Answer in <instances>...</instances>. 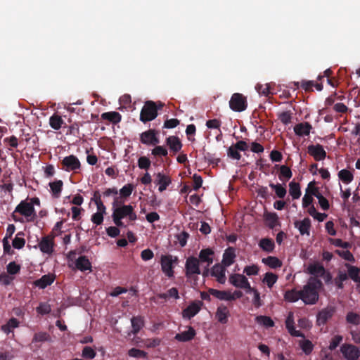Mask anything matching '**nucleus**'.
<instances>
[{"label": "nucleus", "mask_w": 360, "mask_h": 360, "mask_svg": "<svg viewBox=\"0 0 360 360\" xmlns=\"http://www.w3.org/2000/svg\"><path fill=\"white\" fill-rule=\"evenodd\" d=\"M323 286V283L319 278L310 277L307 284L300 290L301 300L305 304H315L319 298V292Z\"/></svg>", "instance_id": "obj_1"}, {"label": "nucleus", "mask_w": 360, "mask_h": 360, "mask_svg": "<svg viewBox=\"0 0 360 360\" xmlns=\"http://www.w3.org/2000/svg\"><path fill=\"white\" fill-rule=\"evenodd\" d=\"M162 106L163 104L162 103H160L158 105L157 103L153 101H146L140 112V121L146 123L155 120L158 115V110Z\"/></svg>", "instance_id": "obj_2"}, {"label": "nucleus", "mask_w": 360, "mask_h": 360, "mask_svg": "<svg viewBox=\"0 0 360 360\" xmlns=\"http://www.w3.org/2000/svg\"><path fill=\"white\" fill-rule=\"evenodd\" d=\"M20 213L21 215L24 216L27 221H33L34 218L36 217V211L34 207L32 206V204H29V202L26 200H22L15 207L14 212L12 214V217L15 221H22V219L17 217L15 215V213Z\"/></svg>", "instance_id": "obj_3"}, {"label": "nucleus", "mask_w": 360, "mask_h": 360, "mask_svg": "<svg viewBox=\"0 0 360 360\" xmlns=\"http://www.w3.org/2000/svg\"><path fill=\"white\" fill-rule=\"evenodd\" d=\"M177 257L172 255H162L160 257L161 270L168 278L174 276V264L178 263Z\"/></svg>", "instance_id": "obj_4"}, {"label": "nucleus", "mask_w": 360, "mask_h": 360, "mask_svg": "<svg viewBox=\"0 0 360 360\" xmlns=\"http://www.w3.org/2000/svg\"><path fill=\"white\" fill-rule=\"evenodd\" d=\"M229 107L235 112H242L245 110L248 107L246 97L242 94L234 93L229 101Z\"/></svg>", "instance_id": "obj_5"}, {"label": "nucleus", "mask_w": 360, "mask_h": 360, "mask_svg": "<svg viewBox=\"0 0 360 360\" xmlns=\"http://www.w3.org/2000/svg\"><path fill=\"white\" fill-rule=\"evenodd\" d=\"M61 166V169L65 172H77L81 169V162L77 156L70 155L62 160Z\"/></svg>", "instance_id": "obj_6"}, {"label": "nucleus", "mask_w": 360, "mask_h": 360, "mask_svg": "<svg viewBox=\"0 0 360 360\" xmlns=\"http://www.w3.org/2000/svg\"><path fill=\"white\" fill-rule=\"evenodd\" d=\"M229 281L233 286L245 290L246 293H251V290H252L248 278L242 274H231L229 276Z\"/></svg>", "instance_id": "obj_7"}, {"label": "nucleus", "mask_w": 360, "mask_h": 360, "mask_svg": "<svg viewBox=\"0 0 360 360\" xmlns=\"http://www.w3.org/2000/svg\"><path fill=\"white\" fill-rule=\"evenodd\" d=\"M248 148V144L245 141H239L227 149V155L231 159L239 160L241 158L240 151H246Z\"/></svg>", "instance_id": "obj_8"}, {"label": "nucleus", "mask_w": 360, "mask_h": 360, "mask_svg": "<svg viewBox=\"0 0 360 360\" xmlns=\"http://www.w3.org/2000/svg\"><path fill=\"white\" fill-rule=\"evenodd\" d=\"M113 211L122 218H127L129 221H134L137 219L134 208L131 205H122L118 208L113 209Z\"/></svg>", "instance_id": "obj_9"}, {"label": "nucleus", "mask_w": 360, "mask_h": 360, "mask_svg": "<svg viewBox=\"0 0 360 360\" xmlns=\"http://www.w3.org/2000/svg\"><path fill=\"white\" fill-rule=\"evenodd\" d=\"M340 352L347 360H358L360 356L359 349L352 344H344L340 347Z\"/></svg>", "instance_id": "obj_10"}, {"label": "nucleus", "mask_w": 360, "mask_h": 360, "mask_svg": "<svg viewBox=\"0 0 360 360\" xmlns=\"http://www.w3.org/2000/svg\"><path fill=\"white\" fill-rule=\"evenodd\" d=\"M158 131L155 129L147 130L140 135V141L146 145L156 146L160 143L159 139L157 137Z\"/></svg>", "instance_id": "obj_11"}, {"label": "nucleus", "mask_w": 360, "mask_h": 360, "mask_svg": "<svg viewBox=\"0 0 360 360\" xmlns=\"http://www.w3.org/2000/svg\"><path fill=\"white\" fill-rule=\"evenodd\" d=\"M199 259L195 257H189L186 262V276L190 277L193 274H200L201 271L199 267Z\"/></svg>", "instance_id": "obj_12"}, {"label": "nucleus", "mask_w": 360, "mask_h": 360, "mask_svg": "<svg viewBox=\"0 0 360 360\" xmlns=\"http://www.w3.org/2000/svg\"><path fill=\"white\" fill-rule=\"evenodd\" d=\"M335 312L334 307L328 306L321 309L316 316V323L319 326H324L330 320Z\"/></svg>", "instance_id": "obj_13"}, {"label": "nucleus", "mask_w": 360, "mask_h": 360, "mask_svg": "<svg viewBox=\"0 0 360 360\" xmlns=\"http://www.w3.org/2000/svg\"><path fill=\"white\" fill-rule=\"evenodd\" d=\"M203 302L202 301L198 300L193 302L182 311V317L184 319H191L200 311Z\"/></svg>", "instance_id": "obj_14"}, {"label": "nucleus", "mask_w": 360, "mask_h": 360, "mask_svg": "<svg viewBox=\"0 0 360 360\" xmlns=\"http://www.w3.org/2000/svg\"><path fill=\"white\" fill-rule=\"evenodd\" d=\"M307 152L316 161L323 160L326 157V152L320 144L309 145L307 148Z\"/></svg>", "instance_id": "obj_15"}, {"label": "nucleus", "mask_w": 360, "mask_h": 360, "mask_svg": "<svg viewBox=\"0 0 360 360\" xmlns=\"http://www.w3.org/2000/svg\"><path fill=\"white\" fill-rule=\"evenodd\" d=\"M53 238L49 236L43 237L39 243L40 250L43 253L51 255L53 251Z\"/></svg>", "instance_id": "obj_16"}, {"label": "nucleus", "mask_w": 360, "mask_h": 360, "mask_svg": "<svg viewBox=\"0 0 360 360\" xmlns=\"http://www.w3.org/2000/svg\"><path fill=\"white\" fill-rule=\"evenodd\" d=\"M154 183L159 186V191L162 192L165 191L167 186L172 183V180L169 176L165 175L163 173L158 172L155 174Z\"/></svg>", "instance_id": "obj_17"}, {"label": "nucleus", "mask_w": 360, "mask_h": 360, "mask_svg": "<svg viewBox=\"0 0 360 360\" xmlns=\"http://www.w3.org/2000/svg\"><path fill=\"white\" fill-rule=\"evenodd\" d=\"M225 271L226 269L224 266L219 264H216L212 268L211 275L215 277L219 283L224 284L226 281Z\"/></svg>", "instance_id": "obj_18"}, {"label": "nucleus", "mask_w": 360, "mask_h": 360, "mask_svg": "<svg viewBox=\"0 0 360 360\" xmlns=\"http://www.w3.org/2000/svg\"><path fill=\"white\" fill-rule=\"evenodd\" d=\"M54 280L55 276L53 274H45L39 279L34 281V285L41 289H44L47 286L51 285L54 282Z\"/></svg>", "instance_id": "obj_19"}, {"label": "nucleus", "mask_w": 360, "mask_h": 360, "mask_svg": "<svg viewBox=\"0 0 360 360\" xmlns=\"http://www.w3.org/2000/svg\"><path fill=\"white\" fill-rule=\"evenodd\" d=\"M294 224L301 235H309L311 229V220L309 218L306 217L302 221H296Z\"/></svg>", "instance_id": "obj_20"}, {"label": "nucleus", "mask_w": 360, "mask_h": 360, "mask_svg": "<svg viewBox=\"0 0 360 360\" xmlns=\"http://www.w3.org/2000/svg\"><path fill=\"white\" fill-rule=\"evenodd\" d=\"M229 315L230 313L226 306L221 304L217 307L215 317L219 323L222 324L226 323Z\"/></svg>", "instance_id": "obj_21"}, {"label": "nucleus", "mask_w": 360, "mask_h": 360, "mask_svg": "<svg viewBox=\"0 0 360 360\" xmlns=\"http://www.w3.org/2000/svg\"><path fill=\"white\" fill-rule=\"evenodd\" d=\"M312 126L307 122L297 124L294 127V131L299 136H309Z\"/></svg>", "instance_id": "obj_22"}, {"label": "nucleus", "mask_w": 360, "mask_h": 360, "mask_svg": "<svg viewBox=\"0 0 360 360\" xmlns=\"http://www.w3.org/2000/svg\"><path fill=\"white\" fill-rule=\"evenodd\" d=\"M166 144L174 153L179 152L182 148V143L178 136H169L166 139Z\"/></svg>", "instance_id": "obj_23"}, {"label": "nucleus", "mask_w": 360, "mask_h": 360, "mask_svg": "<svg viewBox=\"0 0 360 360\" xmlns=\"http://www.w3.org/2000/svg\"><path fill=\"white\" fill-rule=\"evenodd\" d=\"M196 333L194 328L191 326L188 327V330L177 333L174 339L179 342H188L194 338Z\"/></svg>", "instance_id": "obj_24"}, {"label": "nucleus", "mask_w": 360, "mask_h": 360, "mask_svg": "<svg viewBox=\"0 0 360 360\" xmlns=\"http://www.w3.org/2000/svg\"><path fill=\"white\" fill-rule=\"evenodd\" d=\"M75 265L77 269L81 271H91V263L86 256L79 257L75 262Z\"/></svg>", "instance_id": "obj_25"}, {"label": "nucleus", "mask_w": 360, "mask_h": 360, "mask_svg": "<svg viewBox=\"0 0 360 360\" xmlns=\"http://www.w3.org/2000/svg\"><path fill=\"white\" fill-rule=\"evenodd\" d=\"M214 252L210 248L202 249L199 253V262H206L210 266L213 262V255Z\"/></svg>", "instance_id": "obj_26"}, {"label": "nucleus", "mask_w": 360, "mask_h": 360, "mask_svg": "<svg viewBox=\"0 0 360 360\" xmlns=\"http://www.w3.org/2000/svg\"><path fill=\"white\" fill-rule=\"evenodd\" d=\"M236 257L235 249L232 247H229L224 251L223 255L222 262L225 266H229L234 262Z\"/></svg>", "instance_id": "obj_27"}, {"label": "nucleus", "mask_w": 360, "mask_h": 360, "mask_svg": "<svg viewBox=\"0 0 360 360\" xmlns=\"http://www.w3.org/2000/svg\"><path fill=\"white\" fill-rule=\"evenodd\" d=\"M308 273L312 276L314 278H317L322 276L325 273V268L322 264L319 263L310 264L308 266Z\"/></svg>", "instance_id": "obj_28"}, {"label": "nucleus", "mask_w": 360, "mask_h": 360, "mask_svg": "<svg viewBox=\"0 0 360 360\" xmlns=\"http://www.w3.org/2000/svg\"><path fill=\"white\" fill-rule=\"evenodd\" d=\"M131 323L132 327L131 333L134 335H137L141 329L144 326L143 317L141 316H133L131 319Z\"/></svg>", "instance_id": "obj_29"}, {"label": "nucleus", "mask_w": 360, "mask_h": 360, "mask_svg": "<svg viewBox=\"0 0 360 360\" xmlns=\"http://www.w3.org/2000/svg\"><path fill=\"white\" fill-rule=\"evenodd\" d=\"M259 247L264 252L271 253L274 250L275 243L273 239L269 238H262L259 242Z\"/></svg>", "instance_id": "obj_30"}, {"label": "nucleus", "mask_w": 360, "mask_h": 360, "mask_svg": "<svg viewBox=\"0 0 360 360\" xmlns=\"http://www.w3.org/2000/svg\"><path fill=\"white\" fill-rule=\"evenodd\" d=\"M311 195H314L319 200V203L323 210H328L329 209L330 205L328 200L319 192L318 188L313 187L311 188Z\"/></svg>", "instance_id": "obj_31"}, {"label": "nucleus", "mask_w": 360, "mask_h": 360, "mask_svg": "<svg viewBox=\"0 0 360 360\" xmlns=\"http://www.w3.org/2000/svg\"><path fill=\"white\" fill-rule=\"evenodd\" d=\"M101 118L104 120H108L113 124L119 123L122 120V115L115 111L103 112L101 115Z\"/></svg>", "instance_id": "obj_32"}, {"label": "nucleus", "mask_w": 360, "mask_h": 360, "mask_svg": "<svg viewBox=\"0 0 360 360\" xmlns=\"http://www.w3.org/2000/svg\"><path fill=\"white\" fill-rule=\"evenodd\" d=\"M284 299L285 301L289 302H295L299 300H301L300 290H297L295 288L285 291L284 294Z\"/></svg>", "instance_id": "obj_33"}, {"label": "nucleus", "mask_w": 360, "mask_h": 360, "mask_svg": "<svg viewBox=\"0 0 360 360\" xmlns=\"http://www.w3.org/2000/svg\"><path fill=\"white\" fill-rule=\"evenodd\" d=\"M208 292L211 295L220 300L229 301L230 298H233L232 297L229 296V291L209 288Z\"/></svg>", "instance_id": "obj_34"}, {"label": "nucleus", "mask_w": 360, "mask_h": 360, "mask_svg": "<svg viewBox=\"0 0 360 360\" xmlns=\"http://www.w3.org/2000/svg\"><path fill=\"white\" fill-rule=\"evenodd\" d=\"M300 86L305 91H312L313 87L314 86L317 91H321L323 89L322 83H314V81L302 80L300 82Z\"/></svg>", "instance_id": "obj_35"}, {"label": "nucleus", "mask_w": 360, "mask_h": 360, "mask_svg": "<svg viewBox=\"0 0 360 360\" xmlns=\"http://www.w3.org/2000/svg\"><path fill=\"white\" fill-rule=\"evenodd\" d=\"M346 267L347 268L348 277H349L355 283L360 281V268L350 265L349 264H346Z\"/></svg>", "instance_id": "obj_36"}, {"label": "nucleus", "mask_w": 360, "mask_h": 360, "mask_svg": "<svg viewBox=\"0 0 360 360\" xmlns=\"http://www.w3.org/2000/svg\"><path fill=\"white\" fill-rule=\"evenodd\" d=\"M19 321L16 318H11L8 320V321L3 325L1 328V330L6 333L9 334L13 331V330L19 326Z\"/></svg>", "instance_id": "obj_37"}, {"label": "nucleus", "mask_w": 360, "mask_h": 360, "mask_svg": "<svg viewBox=\"0 0 360 360\" xmlns=\"http://www.w3.org/2000/svg\"><path fill=\"white\" fill-rule=\"evenodd\" d=\"M262 263L269 266L271 269L280 268L282 266V262L277 257L268 256L262 259Z\"/></svg>", "instance_id": "obj_38"}, {"label": "nucleus", "mask_w": 360, "mask_h": 360, "mask_svg": "<svg viewBox=\"0 0 360 360\" xmlns=\"http://www.w3.org/2000/svg\"><path fill=\"white\" fill-rule=\"evenodd\" d=\"M289 193L293 200L299 199L301 196L300 185L294 181L289 184Z\"/></svg>", "instance_id": "obj_39"}, {"label": "nucleus", "mask_w": 360, "mask_h": 360, "mask_svg": "<svg viewBox=\"0 0 360 360\" xmlns=\"http://www.w3.org/2000/svg\"><path fill=\"white\" fill-rule=\"evenodd\" d=\"M63 124L64 121L62 117L56 113L49 118V124L51 127L55 130H59Z\"/></svg>", "instance_id": "obj_40"}, {"label": "nucleus", "mask_w": 360, "mask_h": 360, "mask_svg": "<svg viewBox=\"0 0 360 360\" xmlns=\"http://www.w3.org/2000/svg\"><path fill=\"white\" fill-rule=\"evenodd\" d=\"M63 186V182L61 180H56L53 182L49 183V186L53 197L58 198L60 195Z\"/></svg>", "instance_id": "obj_41"}, {"label": "nucleus", "mask_w": 360, "mask_h": 360, "mask_svg": "<svg viewBox=\"0 0 360 360\" xmlns=\"http://www.w3.org/2000/svg\"><path fill=\"white\" fill-rule=\"evenodd\" d=\"M280 172L278 174V178L282 181H288L292 176V171L290 168L286 165H281L279 167Z\"/></svg>", "instance_id": "obj_42"}, {"label": "nucleus", "mask_w": 360, "mask_h": 360, "mask_svg": "<svg viewBox=\"0 0 360 360\" xmlns=\"http://www.w3.org/2000/svg\"><path fill=\"white\" fill-rule=\"evenodd\" d=\"M285 326L289 333L294 337H302L304 338V334L300 330H297L294 326V321L288 317L285 321Z\"/></svg>", "instance_id": "obj_43"}, {"label": "nucleus", "mask_w": 360, "mask_h": 360, "mask_svg": "<svg viewBox=\"0 0 360 360\" xmlns=\"http://www.w3.org/2000/svg\"><path fill=\"white\" fill-rule=\"evenodd\" d=\"M338 177L345 184H349L354 179L352 173L346 169H343L338 172Z\"/></svg>", "instance_id": "obj_44"}, {"label": "nucleus", "mask_w": 360, "mask_h": 360, "mask_svg": "<svg viewBox=\"0 0 360 360\" xmlns=\"http://www.w3.org/2000/svg\"><path fill=\"white\" fill-rule=\"evenodd\" d=\"M345 319L347 323L354 326L360 324V314L357 313L353 311L348 312L346 315Z\"/></svg>", "instance_id": "obj_45"}, {"label": "nucleus", "mask_w": 360, "mask_h": 360, "mask_svg": "<svg viewBox=\"0 0 360 360\" xmlns=\"http://www.w3.org/2000/svg\"><path fill=\"white\" fill-rule=\"evenodd\" d=\"M24 236V233L20 231L18 232L15 238L13 240V246L15 249H21L24 247L25 244V240L22 238Z\"/></svg>", "instance_id": "obj_46"}, {"label": "nucleus", "mask_w": 360, "mask_h": 360, "mask_svg": "<svg viewBox=\"0 0 360 360\" xmlns=\"http://www.w3.org/2000/svg\"><path fill=\"white\" fill-rule=\"evenodd\" d=\"M269 186L275 191L276 195L279 198H283L285 196L287 191L285 188L283 187L281 184H274L273 183H271L269 184Z\"/></svg>", "instance_id": "obj_47"}, {"label": "nucleus", "mask_w": 360, "mask_h": 360, "mask_svg": "<svg viewBox=\"0 0 360 360\" xmlns=\"http://www.w3.org/2000/svg\"><path fill=\"white\" fill-rule=\"evenodd\" d=\"M300 346L304 354L307 355L311 354L314 349V345L309 340L300 341Z\"/></svg>", "instance_id": "obj_48"}, {"label": "nucleus", "mask_w": 360, "mask_h": 360, "mask_svg": "<svg viewBox=\"0 0 360 360\" xmlns=\"http://www.w3.org/2000/svg\"><path fill=\"white\" fill-rule=\"evenodd\" d=\"M278 277L275 274L267 272L264 275V283H265L269 288H271L277 281Z\"/></svg>", "instance_id": "obj_49"}, {"label": "nucleus", "mask_w": 360, "mask_h": 360, "mask_svg": "<svg viewBox=\"0 0 360 360\" xmlns=\"http://www.w3.org/2000/svg\"><path fill=\"white\" fill-rule=\"evenodd\" d=\"M128 355L134 358L145 359L147 357V352L137 348H131L128 351Z\"/></svg>", "instance_id": "obj_50"}, {"label": "nucleus", "mask_w": 360, "mask_h": 360, "mask_svg": "<svg viewBox=\"0 0 360 360\" xmlns=\"http://www.w3.org/2000/svg\"><path fill=\"white\" fill-rule=\"evenodd\" d=\"M96 351L91 347L86 346L82 349V356L84 359H92L96 356Z\"/></svg>", "instance_id": "obj_51"}, {"label": "nucleus", "mask_w": 360, "mask_h": 360, "mask_svg": "<svg viewBox=\"0 0 360 360\" xmlns=\"http://www.w3.org/2000/svg\"><path fill=\"white\" fill-rule=\"evenodd\" d=\"M37 312L41 315L49 314L51 311V305L47 302H41L36 309Z\"/></svg>", "instance_id": "obj_52"}, {"label": "nucleus", "mask_w": 360, "mask_h": 360, "mask_svg": "<svg viewBox=\"0 0 360 360\" xmlns=\"http://www.w3.org/2000/svg\"><path fill=\"white\" fill-rule=\"evenodd\" d=\"M256 319L259 323L262 324L263 326H264L266 327L269 328V327H273L274 326V322L269 316H257Z\"/></svg>", "instance_id": "obj_53"}, {"label": "nucleus", "mask_w": 360, "mask_h": 360, "mask_svg": "<svg viewBox=\"0 0 360 360\" xmlns=\"http://www.w3.org/2000/svg\"><path fill=\"white\" fill-rule=\"evenodd\" d=\"M133 189L134 185L131 184H127L120 190V194L122 198H127L131 195Z\"/></svg>", "instance_id": "obj_54"}, {"label": "nucleus", "mask_w": 360, "mask_h": 360, "mask_svg": "<svg viewBox=\"0 0 360 360\" xmlns=\"http://www.w3.org/2000/svg\"><path fill=\"white\" fill-rule=\"evenodd\" d=\"M348 278V276L345 272L339 271L337 278L335 280V285L338 289H342L344 285L342 282Z\"/></svg>", "instance_id": "obj_55"}, {"label": "nucleus", "mask_w": 360, "mask_h": 360, "mask_svg": "<svg viewBox=\"0 0 360 360\" xmlns=\"http://www.w3.org/2000/svg\"><path fill=\"white\" fill-rule=\"evenodd\" d=\"M63 224V220L56 222V224L54 225L51 233L48 236L54 239L55 237L60 235L62 233L61 228H62Z\"/></svg>", "instance_id": "obj_56"}, {"label": "nucleus", "mask_w": 360, "mask_h": 360, "mask_svg": "<svg viewBox=\"0 0 360 360\" xmlns=\"http://www.w3.org/2000/svg\"><path fill=\"white\" fill-rule=\"evenodd\" d=\"M343 338L342 335H337L332 338L330 345L328 346V349L330 351L335 350L338 346L341 343L342 341Z\"/></svg>", "instance_id": "obj_57"}, {"label": "nucleus", "mask_w": 360, "mask_h": 360, "mask_svg": "<svg viewBox=\"0 0 360 360\" xmlns=\"http://www.w3.org/2000/svg\"><path fill=\"white\" fill-rule=\"evenodd\" d=\"M150 165V159L146 156H141L138 160V166L140 169H148Z\"/></svg>", "instance_id": "obj_58"}, {"label": "nucleus", "mask_w": 360, "mask_h": 360, "mask_svg": "<svg viewBox=\"0 0 360 360\" xmlns=\"http://www.w3.org/2000/svg\"><path fill=\"white\" fill-rule=\"evenodd\" d=\"M7 272L9 274L15 275L20 272V265L16 264L15 262H11L6 266Z\"/></svg>", "instance_id": "obj_59"}, {"label": "nucleus", "mask_w": 360, "mask_h": 360, "mask_svg": "<svg viewBox=\"0 0 360 360\" xmlns=\"http://www.w3.org/2000/svg\"><path fill=\"white\" fill-rule=\"evenodd\" d=\"M168 154L167 150L162 146H156L152 150V155L154 156L166 157Z\"/></svg>", "instance_id": "obj_60"}, {"label": "nucleus", "mask_w": 360, "mask_h": 360, "mask_svg": "<svg viewBox=\"0 0 360 360\" xmlns=\"http://www.w3.org/2000/svg\"><path fill=\"white\" fill-rule=\"evenodd\" d=\"M251 292H253L254 297L252 299V304L256 308H259L261 306L263 305V302L261 300L260 298V293L258 292L257 290L252 288V290H251Z\"/></svg>", "instance_id": "obj_61"}, {"label": "nucleus", "mask_w": 360, "mask_h": 360, "mask_svg": "<svg viewBox=\"0 0 360 360\" xmlns=\"http://www.w3.org/2000/svg\"><path fill=\"white\" fill-rule=\"evenodd\" d=\"M291 118L292 116L290 111L282 112L278 115V119L284 124H289L291 121Z\"/></svg>", "instance_id": "obj_62"}, {"label": "nucleus", "mask_w": 360, "mask_h": 360, "mask_svg": "<svg viewBox=\"0 0 360 360\" xmlns=\"http://www.w3.org/2000/svg\"><path fill=\"white\" fill-rule=\"evenodd\" d=\"M49 338V335L46 332H39L35 333L32 342H45Z\"/></svg>", "instance_id": "obj_63"}, {"label": "nucleus", "mask_w": 360, "mask_h": 360, "mask_svg": "<svg viewBox=\"0 0 360 360\" xmlns=\"http://www.w3.org/2000/svg\"><path fill=\"white\" fill-rule=\"evenodd\" d=\"M349 333L354 342L356 344H360V329L356 328L351 330Z\"/></svg>", "instance_id": "obj_64"}]
</instances>
